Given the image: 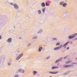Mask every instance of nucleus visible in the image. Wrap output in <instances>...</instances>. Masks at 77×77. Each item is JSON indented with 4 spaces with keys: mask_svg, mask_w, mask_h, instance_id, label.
<instances>
[{
    "mask_svg": "<svg viewBox=\"0 0 77 77\" xmlns=\"http://www.w3.org/2000/svg\"><path fill=\"white\" fill-rule=\"evenodd\" d=\"M77 35V33H75L74 34L72 35V36H70L69 37V39H72V38H75L76 36Z\"/></svg>",
    "mask_w": 77,
    "mask_h": 77,
    "instance_id": "1",
    "label": "nucleus"
},
{
    "mask_svg": "<svg viewBox=\"0 0 77 77\" xmlns=\"http://www.w3.org/2000/svg\"><path fill=\"white\" fill-rule=\"evenodd\" d=\"M23 56V54H21L20 56H19L18 57H17V58H16V60H18L19 59H20V58H21V57H22V56Z\"/></svg>",
    "mask_w": 77,
    "mask_h": 77,
    "instance_id": "2",
    "label": "nucleus"
},
{
    "mask_svg": "<svg viewBox=\"0 0 77 77\" xmlns=\"http://www.w3.org/2000/svg\"><path fill=\"white\" fill-rule=\"evenodd\" d=\"M62 47V45H61V46L60 47H57L54 49V50H59V49H60V48H61Z\"/></svg>",
    "mask_w": 77,
    "mask_h": 77,
    "instance_id": "3",
    "label": "nucleus"
},
{
    "mask_svg": "<svg viewBox=\"0 0 77 77\" xmlns=\"http://www.w3.org/2000/svg\"><path fill=\"white\" fill-rule=\"evenodd\" d=\"M19 72H22L23 73L24 72V70L23 69H20L18 70Z\"/></svg>",
    "mask_w": 77,
    "mask_h": 77,
    "instance_id": "4",
    "label": "nucleus"
},
{
    "mask_svg": "<svg viewBox=\"0 0 77 77\" xmlns=\"http://www.w3.org/2000/svg\"><path fill=\"white\" fill-rule=\"evenodd\" d=\"M49 73H50V74H57V73H58V71H57V72H49Z\"/></svg>",
    "mask_w": 77,
    "mask_h": 77,
    "instance_id": "5",
    "label": "nucleus"
},
{
    "mask_svg": "<svg viewBox=\"0 0 77 77\" xmlns=\"http://www.w3.org/2000/svg\"><path fill=\"white\" fill-rule=\"evenodd\" d=\"M72 65H65L63 66V67H65V68H66L67 67H71V66H72Z\"/></svg>",
    "mask_w": 77,
    "mask_h": 77,
    "instance_id": "6",
    "label": "nucleus"
},
{
    "mask_svg": "<svg viewBox=\"0 0 77 77\" xmlns=\"http://www.w3.org/2000/svg\"><path fill=\"white\" fill-rule=\"evenodd\" d=\"M14 8H15V9H18V6L16 4H14Z\"/></svg>",
    "mask_w": 77,
    "mask_h": 77,
    "instance_id": "7",
    "label": "nucleus"
},
{
    "mask_svg": "<svg viewBox=\"0 0 77 77\" xmlns=\"http://www.w3.org/2000/svg\"><path fill=\"white\" fill-rule=\"evenodd\" d=\"M11 41H12V39L11 38H9L8 39L7 42H11Z\"/></svg>",
    "mask_w": 77,
    "mask_h": 77,
    "instance_id": "8",
    "label": "nucleus"
},
{
    "mask_svg": "<svg viewBox=\"0 0 77 77\" xmlns=\"http://www.w3.org/2000/svg\"><path fill=\"white\" fill-rule=\"evenodd\" d=\"M66 6H67V4H66V3H64V4L63 5V7H64L65 8Z\"/></svg>",
    "mask_w": 77,
    "mask_h": 77,
    "instance_id": "9",
    "label": "nucleus"
},
{
    "mask_svg": "<svg viewBox=\"0 0 77 77\" xmlns=\"http://www.w3.org/2000/svg\"><path fill=\"white\" fill-rule=\"evenodd\" d=\"M42 49V47H39L38 49V51L40 52L41 51V50Z\"/></svg>",
    "mask_w": 77,
    "mask_h": 77,
    "instance_id": "10",
    "label": "nucleus"
},
{
    "mask_svg": "<svg viewBox=\"0 0 77 77\" xmlns=\"http://www.w3.org/2000/svg\"><path fill=\"white\" fill-rule=\"evenodd\" d=\"M41 5L42 7H45V3H43L41 4Z\"/></svg>",
    "mask_w": 77,
    "mask_h": 77,
    "instance_id": "11",
    "label": "nucleus"
},
{
    "mask_svg": "<svg viewBox=\"0 0 77 77\" xmlns=\"http://www.w3.org/2000/svg\"><path fill=\"white\" fill-rule=\"evenodd\" d=\"M58 67H57V66H56V67H54H54H52V68H51V69H54V68H58Z\"/></svg>",
    "mask_w": 77,
    "mask_h": 77,
    "instance_id": "12",
    "label": "nucleus"
},
{
    "mask_svg": "<svg viewBox=\"0 0 77 77\" xmlns=\"http://www.w3.org/2000/svg\"><path fill=\"white\" fill-rule=\"evenodd\" d=\"M69 43V42H67L66 44H64V45L63 46V47H65V46L66 45Z\"/></svg>",
    "mask_w": 77,
    "mask_h": 77,
    "instance_id": "13",
    "label": "nucleus"
},
{
    "mask_svg": "<svg viewBox=\"0 0 77 77\" xmlns=\"http://www.w3.org/2000/svg\"><path fill=\"white\" fill-rule=\"evenodd\" d=\"M60 60H62V59H61V58L60 60H57L56 62V63L58 62H59V61H60Z\"/></svg>",
    "mask_w": 77,
    "mask_h": 77,
    "instance_id": "14",
    "label": "nucleus"
},
{
    "mask_svg": "<svg viewBox=\"0 0 77 77\" xmlns=\"http://www.w3.org/2000/svg\"><path fill=\"white\" fill-rule=\"evenodd\" d=\"M64 3V2H60V5H63V4Z\"/></svg>",
    "mask_w": 77,
    "mask_h": 77,
    "instance_id": "15",
    "label": "nucleus"
},
{
    "mask_svg": "<svg viewBox=\"0 0 77 77\" xmlns=\"http://www.w3.org/2000/svg\"><path fill=\"white\" fill-rule=\"evenodd\" d=\"M72 62V61H68L66 62V63H70V62Z\"/></svg>",
    "mask_w": 77,
    "mask_h": 77,
    "instance_id": "16",
    "label": "nucleus"
},
{
    "mask_svg": "<svg viewBox=\"0 0 77 77\" xmlns=\"http://www.w3.org/2000/svg\"><path fill=\"white\" fill-rule=\"evenodd\" d=\"M46 6H50V4L46 3Z\"/></svg>",
    "mask_w": 77,
    "mask_h": 77,
    "instance_id": "17",
    "label": "nucleus"
},
{
    "mask_svg": "<svg viewBox=\"0 0 77 77\" xmlns=\"http://www.w3.org/2000/svg\"><path fill=\"white\" fill-rule=\"evenodd\" d=\"M38 14H40L41 13V11L40 10H39L38 11Z\"/></svg>",
    "mask_w": 77,
    "mask_h": 77,
    "instance_id": "18",
    "label": "nucleus"
},
{
    "mask_svg": "<svg viewBox=\"0 0 77 77\" xmlns=\"http://www.w3.org/2000/svg\"><path fill=\"white\" fill-rule=\"evenodd\" d=\"M45 8H43L42 9V11H43V12H45Z\"/></svg>",
    "mask_w": 77,
    "mask_h": 77,
    "instance_id": "19",
    "label": "nucleus"
},
{
    "mask_svg": "<svg viewBox=\"0 0 77 77\" xmlns=\"http://www.w3.org/2000/svg\"><path fill=\"white\" fill-rule=\"evenodd\" d=\"M68 74V72H66V73H65L64 75H66V74Z\"/></svg>",
    "mask_w": 77,
    "mask_h": 77,
    "instance_id": "20",
    "label": "nucleus"
},
{
    "mask_svg": "<svg viewBox=\"0 0 77 77\" xmlns=\"http://www.w3.org/2000/svg\"><path fill=\"white\" fill-rule=\"evenodd\" d=\"M56 45H60V43H57Z\"/></svg>",
    "mask_w": 77,
    "mask_h": 77,
    "instance_id": "21",
    "label": "nucleus"
},
{
    "mask_svg": "<svg viewBox=\"0 0 77 77\" xmlns=\"http://www.w3.org/2000/svg\"><path fill=\"white\" fill-rule=\"evenodd\" d=\"M34 74H36V73H37V72L36 71H34Z\"/></svg>",
    "mask_w": 77,
    "mask_h": 77,
    "instance_id": "22",
    "label": "nucleus"
},
{
    "mask_svg": "<svg viewBox=\"0 0 77 77\" xmlns=\"http://www.w3.org/2000/svg\"><path fill=\"white\" fill-rule=\"evenodd\" d=\"M19 76L18 75H16L14 77H18Z\"/></svg>",
    "mask_w": 77,
    "mask_h": 77,
    "instance_id": "23",
    "label": "nucleus"
},
{
    "mask_svg": "<svg viewBox=\"0 0 77 77\" xmlns=\"http://www.w3.org/2000/svg\"><path fill=\"white\" fill-rule=\"evenodd\" d=\"M30 45H31V44H30V43H29V44H28V46H30Z\"/></svg>",
    "mask_w": 77,
    "mask_h": 77,
    "instance_id": "24",
    "label": "nucleus"
},
{
    "mask_svg": "<svg viewBox=\"0 0 77 77\" xmlns=\"http://www.w3.org/2000/svg\"><path fill=\"white\" fill-rule=\"evenodd\" d=\"M53 40H56L57 39L56 38H53Z\"/></svg>",
    "mask_w": 77,
    "mask_h": 77,
    "instance_id": "25",
    "label": "nucleus"
},
{
    "mask_svg": "<svg viewBox=\"0 0 77 77\" xmlns=\"http://www.w3.org/2000/svg\"><path fill=\"white\" fill-rule=\"evenodd\" d=\"M49 58H50V57L49 56L47 58H46V59H49Z\"/></svg>",
    "mask_w": 77,
    "mask_h": 77,
    "instance_id": "26",
    "label": "nucleus"
},
{
    "mask_svg": "<svg viewBox=\"0 0 77 77\" xmlns=\"http://www.w3.org/2000/svg\"><path fill=\"white\" fill-rule=\"evenodd\" d=\"M67 58V57H64V59H66V58Z\"/></svg>",
    "mask_w": 77,
    "mask_h": 77,
    "instance_id": "27",
    "label": "nucleus"
},
{
    "mask_svg": "<svg viewBox=\"0 0 77 77\" xmlns=\"http://www.w3.org/2000/svg\"><path fill=\"white\" fill-rule=\"evenodd\" d=\"M8 65H9H9H11V63L9 64V63H8Z\"/></svg>",
    "mask_w": 77,
    "mask_h": 77,
    "instance_id": "28",
    "label": "nucleus"
},
{
    "mask_svg": "<svg viewBox=\"0 0 77 77\" xmlns=\"http://www.w3.org/2000/svg\"><path fill=\"white\" fill-rule=\"evenodd\" d=\"M11 5H13V4H12V3H11Z\"/></svg>",
    "mask_w": 77,
    "mask_h": 77,
    "instance_id": "29",
    "label": "nucleus"
},
{
    "mask_svg": "<svg viewBox=\"0 0 77 77\" xmlns=\"http://www.w3.org/2000/svg\"><path fill=\"white\" fill-rule=\"evenodd\" d=\"M2 38V37H1V36L0 35V39Z\"/></svg>",
    "mask_w": 77,
    "mask_h": 77,
    "instance_id": "30",
    "label": "nucleus"
},
{
    "mask_svg": "<svg viewBox=\"0 0 77 77\" xmlns=\"http://www.w3.org/2000/svg\"><path fill=\"white\" fill-rule=\"evenodd\" d=\"M36 37H34V39H35V38H36Z\"/></svg>",
    "mask_w": 77,
    "mask_h": 77,
    "instance_id": "31",
    "label": "nucleus"
},
{
    "mask_svg": "<svg viewBox=\"0 0 77 77\" xmlns=\"http://www.w3.org/2000/svg\"><path fill=\"white\" fill-rule=\"evenodd\" d=\"M68 49H69V47H68V48H67V50H68Z\"/></svg>",
    "mask_w": 77,
    "mask_h": 77,
    "instance_id": "32",
    "label": "nucleus"
},
{
    "mask_svg": "<svg viewBox=\"0 0 77 77\" xmlns=\"http://www.w3.org/2000/svg\"><path fill=\"white\" fill-rule=\"evenodd\" d=\"M41 33V32H38V33Z\"/></svg>",
    "mask_w": 77,
    "mask_h": 77,
    "instance_id": "33",
    "label": "nucleus"
},
{
    "mask_svg": "<svg viewBox=\"0 0 77 77\" xmlns=\"http://www.w3.org/2000/svg\"><path fill=\"white\" fill-rule=\"evenodd\" d=\"M21 37H20V38L21 39Z\"/></svg>",
    "mask_w": 77,
    "mask_h": 77,
    "instance_id": "34",
    "label": "nucleus"
}]
</instances>
